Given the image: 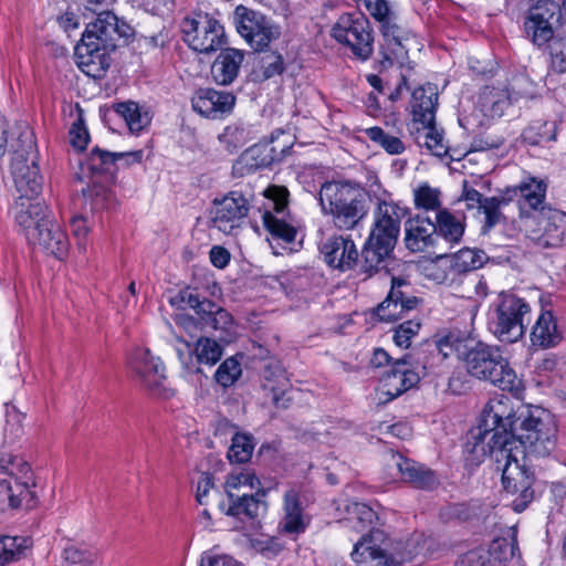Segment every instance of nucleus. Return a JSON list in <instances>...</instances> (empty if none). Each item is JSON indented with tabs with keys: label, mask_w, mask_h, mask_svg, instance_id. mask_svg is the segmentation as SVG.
<instances>
[{
	"label": "nucleus",
	"mask_w": 566,
	"mask_h": 566,
	"mask_svg": "<svg viewBox=\"0 0 566 566\" xmlns=\"http://www.w3.org/2000/svg\"><path fill=\"white\" fill-rule=\"evenodd\" d=\"M260 480L249 470L228 476L226 492L228 506L220 504L226 515L255 521L265 514L268 504L263 500L266 492L260 489Z\"/></svg>",
	"instance_id": "423d86ee"
},
{
	"label": "nucleus",
	"mask_w": 566,
	"mask_h": 566,
	"mask_svg": "<svg viewBox=\"0 0 566 566\" xmlns=\"http://www.w3.org/2000/svg\"><path fill=\"white\" fill-rule=\"evenodd\" d=\"M233 21L239 34L255 51H262L279 38V29L262 13L244 6L235 8Z\"/></svg>",
	"instance_id": "a211bd4d"
},
{
	"label": "nucleus",
	"mask_w": 566,
	"mask_h": 566,
	"mask_svg": "<svg viewBox=\"0 0 566 566\" xmlns=\"http://www.w3.org/2000/svg\"><path fill=\"white\" fill-rule=\"evenodd\" d=\"M416 140L437 157H443L448 154L449 147L444 139L443 130L438 129L436 122L417 127Z\"/></svg>",
	"instance_id": "4c0bfd02"
},
{
	"label": "nucleus",
	"mask_w": 566,
	"mask_h": 566,
	"mask_svg": "<svg viewBox=\"0 0 566 566\" xmlns=\"http://www.w3.org/2000/svg\"><path fill=\"white\" fill-rule=\"evenodd\" d=\"M266 150L272 164L281 161L291 149L289 142H281L279 137L271 138L269 142H261Z\"/></svg>",
	"instance_id": "bf43d9fd"
},
{
	"label": "nucleus",
	"mask_w": 566,
	"mask_h": 566,
	"mask_svg": "<svg viewBox=\"0 0 566 566\" xmlns=\"http://www.w3.org/2000/svg\"><path fill=\"white\" fill-rule=\"evenodd\" d=\"M28 241L31 244L39 245L49 254L57 259L64 258L70 248V241L60 226L53 219H43L42 223L33 228L28 234Z\"/></svg>",
	"instance_id": "5701e85b"
},
{
	"label": "nucleus",
	"mask_w": 566,
	"mask_h": 566,
	"mask_svg": "<svg viewBox=\"0 0 566 566\" xmlns=\"http://www.w3.org/2000/svg\"><path fill=\"white\" fill-rule=\"evenodd\" d=\"M427 361L420 356L405 355L390 365L377 387L378 399L388 402L416 386L427 375Z\"/></svg>",
	"instance_id": "9b49d317"
},
{
	"label": "nucleus",
	"mask_w": 566,
	"mask_h": 566,
	"mask_svg": "<svg viewBox=\"0 0 566 566\" xmlns=\"http://www.w3.org/2000/svg\"><path fill=\"white\" fill-rule=\"evenodd\" d=\"M72 232L77 239L85 238L88 233L86 219L82 216L73 217L71 220Z\"/></svg>",
	"instance_id": "774afa93"
},
{
	"label": "nucleus",
	"mask_w": 566,
	"mask_h": 566,
	"mask_svg": "<svg viewBox=\"0 0 566 566\" xmlns=\"http://www.w3.org/2000/svg\"><path fill=\"white\" fill-rule=\"evenodd\" d=\"M322 212L340 231L354 230L368 213L366 193L349 181H325L318 192Z\"/></svg>",
	"instance_id": "20e7f679"
},
{
	"label": "nucleus",
	"mask_w": 566,
	"mask_h": 566,
	"mask_svg": "<svg viewBox=\"0 0 566 566\" xmlns=\"http://www.w3.org/2000/svg\"><path fill=\"white\" fill-rule=\"evenodd\" d=\"M332 36L346 44L361 60L373 53V30L368 19L359 12L342 14L332 28Z\"/></svg>",
	"instance_id": "dca6fc26"
},
{
	"label": "nucleus",
	"mask_w": 566,
	"mask_h": 566,
	"mask_svg": "<svg viewBox=\"0 0 566 566\" xmlns=\"http://www.w3.org/2000/svg\"><path fill=\"white\" fill-rule=\"evenodd\" d=\"M485 253L476 249H461L452 255L451 266L458 273L469 272L481 268Z\"/></svg>",
	"instance_id": "79ce46f5"
},
{
	"label": "nucleus",
	"mask_w": 566,
	"mask_h": 566,
	"mask_svg": "<svg viewBox=\"0 0 566 566\" xmlns=\"http://www.w3.org/2000/svg\"><path fill=\"white\" fill-rule=\"evenodd\" d=\"M115 112L124 118L130 133L138 134L150 122L147 113H143L137 103L127 101L118 103L114 106Z\"/></svg>",
	"instance_id": "a19ab883"
},
{
	"label": "nucleus",
	"mask_w": 566,
	"mask_h": 566,
	"mask_svg": "<svg viewBox=\"0 0 566 566\" xmlns=\"http://www.w3.org/2000/svg\"><path fill=\"white\" fill-rule=\"evenodd\" d=\"M420 327L421 322L418 318L401 323L394 331L395 344L401 348H408L411 345V339L418 335Z\"/></svg>",
	"instance_id": "8fccbe9b"
},
{
	"label": "nucleus",
	"mask_w": 566,
	"mask_h": 566,
	"mask_svg": "<svg viewBox=\"0 0 566 566\" xmlns=\"http://www.w3.org/2000/svg\"><path fill=\"white\" fill-rule=\"evenodd\" d=\"M282 518L280 528L289 534L304 533L311 522L301 492L294 488L286 490L283 494Z\"/></svg>",
	"instance_id": "b1692460"
},
{
	"label": "nucleus",
	"mask_w": 566,
	"mask_h": 566,
	"mask_svg": "<svg viewBox=\"0 0 566 566\" xmlns=\"http://www.w3.org/2000/svg\"><path fill=\"white\" fill-rule=\"evenodd\" d=\"M427 539L423 533H415L398 551L399 562H410L424 552Z\"/></svg>",
	"instance_id": "603ef678"
},
{
	"label": "nucleus",
	"mask_w": 566,
	"mask_h": 566,
	"mask_svg": "<svg viewBox=\"0 0 566 566\" xmlns=\"http://www.w3.org/2000/svg\"><path fill=\"white\" fill-rule=\"evenodd\" d=\"M389 465L398 470L403 482L416 489L432 490L439 483L436 473L431 469L399 453L390 454Z\"/></svg>",
	"instance_id": "a878e982"
},
{
	"label": "nucleus",
	"mask_w": 566,
	"mask_h": 566,
	"mask_svg": "<svg viewBox=\"0 0 566 566\" xmlns=\"http://www.w3.org/2000/svg\"><path fill=\"white\" fill-rule=\"evenodd\" d=\"M84 195L92 199V208L95 210L107 208L106 201L112 198V193L107 189L97 185L88 188Z\"/></svg>",
	"instance_id": "e2e57ef3"
},
{
	"label": "nucleus",
	"mask_w": 566,
	"mask_h": 566,
	"mask_svg": "<svg viewBox=\"0 0 566 566\" xmlns=\"http://www.w3.org/2000/svg\"><path fill=\"white\" fill-rule=\"evenodd\" d=\"M488 197H483L476 189L471 187L467 180L462 185L460 199L467 203L468 209H480Z\"/></svg>",
	"instance_id": "680f3d73"
},
{
	"label": "nucleus",
	"mask_w": 566,
	"mask_h": 566,
	"mask_svg": "<svg viewBox=\"0 0 566 566\" xmlns=\"http://www.w3.org/2000/svg\"><path fill=\"white\" fill-rule=\"evenodd\" d=\"M441 191L432 188L428 184H422L413 190L415 206L424 210H436L441 208Z\"/></svg>",
	"instance_id": "de8ad7c7"
},
{
	"label": "nucleus",
	"mask_w": 566,
	"mask_h": 566,
	"mask_svg": "<svg viewBox=\"0 0 566 566\" xmlns=\"http://www.w3.org/2000/svg\"><path fill=\"white\" fill-rule=\"evenodd\" d=\"M191 103L193 111L200 115L218 118L231 112L235 104V96L232 93L214 88H199L196 91Z\"/></svg>",
	"instance_id": "393cba45"
},
{
	"label": "nucleus",
	"mask_w": 566,
	"mask_h": 566,
	"mask_svg": "<svg viewBox=\"0 0 566 566\" xmlns=\"http://www.w3.org/2000/svg\"><path fill=\"white\" fill-rule=\"evenodd\" d=\"M455 566H493V564L488 551L474 549L464 554Z\"/></svg>",
	"instance_id": "4d7b16f0"
},
{
	"label": "nucleus",
	"mask_w": 566,
	"mask_h": 566,
	"mask_svg": "<svg viewBox=\"0 0 566 566\" xmlns=\"http://www.w3.org/2000/svg\"><path fill=\"white\" fill-rule=\"evenodd\" d=\"M373 223L361 250L360 272L367 277L385 268L391 256L408 208L396 201L388 191L375 195L373 199Z\"/></svg>",
	"instance_id": "f03ea898"
},
{
	"label": "nucleus",
	"mask_w": 566,
	"mask_h": 566,
	"mask_svg": "<svg viewBox=\"0 0 566 566\" xmlns=\"http://www.w3.org/2000/svg\"><path fill=\"white\" fill-rule=\"evenodd\" d=\"M193 353L199 364L214 365L222 356V348L214 339L200 337L195 346Z\"/></svg>",
	"instance_id": "49530a36"
},
{
	"label": "nucleus",
	"mask_w": 566,
	"mask_h": 566,
	"mask_svg": "<svg viewBox=\"0 0 566 566\" xmlns=\"http://www.w3.org/2000/svg\"><path fill=\"white\" fill-rule=\"evenodd\" d=\"M244 53L238 49L222 50L211 66L213 80L221 85L231 84L238 76Z\"/></svg>",
	"instance_id": "7c9ffc66"
},
{
	"label": "nucleus",
	"mask_w": 566,
	"mask_h": 566,
	"mask_svg": "<svg viewBox=\"0 0 566 566\" xmlns=\"http://www.w3.org/2000/svg\"><path fill=\"white\" fill-rule=\"evenodd\" d=\"M13 210L15 221L24 230L27 238L33 228L42 223L43 219H50L44 205L25 198H18Z\"/></svg>",
	"instance_id": "72a5a7b5"
},
{
	"label": "nucleus",
	"mask_w": 566,
	"mask_h": 566,
	"mask_svg": "<svg viewBox=\"0 0 566 566\" xmlns=\"http://www.w3.org/2000/svg\"><path fill=\"white\" fill-rule=\"evenodd\" d=\"M436 238L440 237L451 245L460 243L465 231V217L457 216L447 208L436 212Z\"/></svg>",
	"instance_id": "473e14b6"
},
{
	"label": "nucleus",
	"mask_w": 566,
	"mask_h": 566,
	"mask_svg": "<svg viewBox=\"0 0 566 566\" xmlns=\"http://www.w3.org/2000/svg\"><path fill=\"white\" fill-rule=\"evenodd\" d=\"M35 486L30 465L21 458L0 455V501L13 509L35 504Z\"/></svg>",
	"instance_id": "6e6552de"
},
{
	"label": "nucleus",
	"mask_w": 566,
	"mask_h": 566,
	"mask_svg": "<svg viewBox=\"0 0 566 566\" xmlns=\"http://www.w3.org/2000/svg\"><path fill=\"white\" fill-rule=\"evenodd\" d=\"M347 512L348 517L346 520L356 532L367 530L377 518L375 511L364 503H352L347 507Z\"/></svg>",
	"instance_id": "37998d69"
},
{
	"label": "nucleus",
	"mask_w": 566,
	"mask_h": 566,
	"mask_svg": "<svg viewBox=\"0 0 566 566\" xmlns=\"http://www.w3.org/2000/svg\"><path fill=\"white\" fill-rule=\"evenodd\" d=\"M556 432L547 410L515 403L511 397L500 394L491 397L482 409L465 449L478 460L490 453L499 463L510 457L544 458L555 449Z\"/></svg>",
	"instance_id": "f257e3e1"
},
{
	"label": "nucleus",
	"mask_w": 566,
	"mask_h": 566,
	"mask_svg": "<svg viewBox=\"0 0 566 566\" xmlns=\"http://www.w3.org/2000/svg\"><path fill=\"white\" fill-rule=\"evenodd\" d=\"M464 365L471 376L489 381L503 391L516 396L523 391L522 379L499 346L476 343L465 352Z\"/></svg>",
	"instance_id": "39448f33"
},
{
	"label": "nucleus",
	"mask_w": 566,
	"mask_h": 566,
	"mask_svg": "<svg viewBox=\"0 0 566 566\" xmlns=\"http://www.w3.org/2000/svg\"><path fill=\"white\" fill-rule=\"evenodd\" d=\"M382 533L379 530H370L354 545L352 558L356 563H365L384 557V549L380 547Z\"/></svg>",
	"instance_id": "e433bc0d"
},
{
	"label": "nucleus",
	"mask_w": 566,
	"mask_h": 566,
	"mask_svg": "<svg viewBox=\"0 0 566 566\" xmlns=\"http://www.w3.org/2000/svg\"><path fill=\"white\" fill-rule=\"evenodd\" d=\"M325 262L335 269H352L358 260V251L349 237L332 235L321 248Z\"/></svg>",
	"instance_id": "bb28decb"
},
{
	"label": "nucleus",
	"mask_w": 566,
	"mask_h": 566,
	"mask_svg": "<svg viewBox=\"0 0 566 566\" xmlns=\"http://www.w3.org/2000/svg\"><path fill=\"white\" fill-rule=\"evenodd\" d=\"M28 547V539L24 537H0V566L18 560Z\"/></svg>",
	"instance_id": "c03bdc74"
},
{
	"label": "nucleus",
	"mask_w": 566,
	"mask_h": 566,
	"mask_svg": "<svg viewBox=\"0 0 566 566\" xmlns=\"http://www.w3.org/2000/svg\"><path fill=\"white\" fill-rule=\"evenodd\" d=\"M182 302H185L189 307L195 310L198 321H196L191 316L180 315L177 317V324L182 327L188 334L191 336L198 329V325L200 328L220 331V332H230L233 326V319L230 313H228L224 308L220 307L212 301L200 298L197 293H193L189 290L182 291L180 293Z\"/></svg>",
	"instance_id": "f8f14e48"
},
{
	"label": "nucleus",
	"mask_w": 566,
	"mask_h": 566,
	"mask_svg": "<svg viewBox=\"0 0 566 566\" xmlns=\"http://www.w3.org/2000/svg\"><path fill=\"white\" fill-rule=\"evenodd\" d=\"M133 29L113 12L103 10L87 24L81 42L75 46L78 67L88 76L99 78L109 67V52L126 42Z\"/></svg>",
	"instance_id": "7ed1b4c3"
},
{
	"label": "nucleus",
	"mask_w": 566,
	"mask_h": 566,
	"mask_svg": "<svg viewBox=\"0 0 566 566\" xmlns=\"http://www.w3.org/2000/svg\"><path fill=\"white\" fill-rule=\"evenodd\" d=\"M542 127L545 128V132L539 133L538 136L535 135V130L537 128L535 125H532L528 128H526L523 134L524 139L532 145L539 144L541 142H549L555 139L554 123H544L539 128Z\"/></svg>",
	"instance_id": "13d9d810"
},
{
	"label": "nucleus",
	"mask_w": 566,
	"mask_h": 566,
	"mask_svg": "<svg viewBox=\"0 0 566 566\" xmlns=\"http://www.w3.org/2000/svg\"><path fill=\"white\" fill-rule=\"evenodd\" d=\"M62 558L67 566H91L93 563V554L76 545H67L63 549Z\"/></svg>",
	"instance_id": "864d4df0"
},
{
	"label": "nucleus",
	"mask_w": 566,
	"mask_h": 566,
	"mask_svg": "<svg viewBox=\"0 0 566 566\" xmlns=\"http://www.w3.org/2000/svg\"><path fill=\"white\" fill-rule=\"evenodd\" d=\"M506 203L504 198L499 197H488L484 203L481 206L479 211H482L484 214V224L483 230L485 232L490 231L496 224H499L503 220V213L501 212V207Z\"/></svg>",
	"instance_id": "09e8293b"
},
{
	"label": "nucleus",
	"mask_w": 566,
	"mask_h": 566,
	"mask_svg": "<svg viewBox=\"0 0 566 566\" xmlns=\"http://www.w3.org/2000/svg\"><path fill=\"white\" fill-rule=\"evenodd\" d=\"M13 154L11 170L19 198L34 200L42 190V178L35 161L36 149L33 133L29 127L19 133L17 140L10 144Z\"/></svg>",
	"instance_id": "0eeeda50"
},
{
	"label": "nucleus",
	"mask_w": 566,
	"mask_h": 566,
	"mask_svg": "<svg viewBox=\"0 0 566 566\" xmlns=\"http://www.w3.org/2000/svg\"><path fill=\"white\" fill-rule=\"evenodd\" d=\"M181 31L185 42L198 53L210 54L221 50L227 43L223 25L208 13L185 18Z\"/></svg>",
	"instance_id": "4468645a"
},
{
	"label": "nucleus",
	"mask_w": 566,
	"mask_h": 566,
	"mask_svg": "<svg viewBox=\"0 0 566 566\" xmlns=\"http://www.w3.org/2000/svg\"><path fill=\"white\" fill-rule=\"evenodd\" d=\"M422 300L411 294L410 284L400 277L391 279V289L387 297L377 306L376 315L382 322H392L417 310Z\"/></svg>",
	"instance_id": "aec40b11"
},
{
	"label": "nucleus",
	"mask_w": 566,
	"mask_h": 566,
	"mask_svg": "<svg viewBox=\"0 0 566 566\" xmlns=\"http://www.w3.org/2000/svg\"><path fill=\"white\" fill-rule=\"evenodd\" d=\"M546 184L537 178L530 177L523 180L516 188L518 216L516 219L533 217L534 212L547 209L544 206L546 197Z\"/></svg>",
	"instance_id": "cd10ccee"
},
{
	"label": "nucleus",
	"mask_w": 566,
	"mask_h": 566,
	"mask_svg": "<svg viewBox=\"0 0 566 566\" xmlns=\"http://www.w3.org/2000/svg\"><path fill=\"white\" fill-rule=\"evenodd\" d=\"M488 553L491 558L500 563L511 560L518 553L516 527H510L503 536L494 538Z\"/></svg>",
	"instance_id": "58836bf2"
},
{
	"label": "nucleus",
	"mask_w": 566,
	"mask_h": 566,
	"mask_svg": "<svg viewBox=\"0 0 566 566\" xmlns=\"http://www.w3.org/2000/svg\"><path fill=\"white\" fill-rule=\"evenodd\" d=\"M214 490L213 476L210 473L203 472L200 474L197 482L196 499L199 504H208L210 492Z\"/></svg>",
	"instance_id": "052dcab7"
},
{
	"label": "nucleus",
	"mask_w": 566,
	"mask_h": 566,
	"mask_svg": "<svg viewBox=\"0 0 566 566\" xmlns=\"http://www.w3.org/2000/svg\"><path fill=\"white\" fill-rule=\"evenodd\" d=\"M262 73L264 78H271L273 76L282 74L284 71V60L279 53L271 52L265 54L261 61Z\"/></svg>",
	"instance_id": "5fc2aeb1"
},
{
	"label": "nucleus",
	"mask_w": 566,
	"mask_h": 566,
	"mask_svg": "<svg viewBox=\"0 0 566 566\" xmlns=\"http://www.w3.org/2000/svg\"><path fill=\"white\" fill-rule=\"evenodd\" d=\"M70 140L74 148L77 150H83L87 146L90 140V135L84 126V122L82 117H78L72 125L70 130Z\"/></svg>",
	"instance_id": "6e6d98bb"
},
{
	"label": "nucleus",
	"mask_w": 566,
	"mask_h": 566,
	"mask_svg": "<svg viewBox=\"0 0 566 566\" xmlns=\"http://www.w3.org/2000/svg\"><path fill=\"white\" fill-rule=\"evenodd\" d=\"M562 9L554 0H538L530 8L524 28L527 38L537 46H543L553 40L555 31L560 25Z\"/></svg>",
	"instance_id": "f3484780"
},
{
	"label": "nucleus",
	"mask_w": 566,
	"mask_h": 566,
	"mask_svg": "<svg viewBox=\"0 0 566 566\" xmlns=\"http://www.w3.org/2000/svg\"><path fill=\"white\" fill-rule=\"evenodd\" d=\"M406 247L412 252H422L436 242L434 222L417 214L405 223Z\"/></svg>",
	"instance_id": "c85d7f7f"
},
{
	"label": "nucleus",
	"mask_w": 566,
	"mask_h": 566,
	"mask_svg": "<svg viewBox=\"0 0 566 566\" xmlns=\"http://www.w3.org/2000/svg\"><path fill=\"white\" fill-rule=\"evenodd\" d=\"M128 364L145 388L153 394H160L166 375L159 357L154 356L147 348L138 347L132 353Z\"/></svg>",
	"instance_id": "4be33fe9"
},
{
	"label": "nucleus",
	"mask_w": 566,
	"mask_h": 566,
	"mask_svg": "<svg viewBox=\"0 0 566 566\" xmlns=\"http://www.w3.org/2000/svg\"><path fill=\"white\" fill-rule=\"evenodd\" d=\"M437 105L438 93L436 87L428 84L416 88L410 102L413 124H433Z\"/></svg>",
	"instance_id": "c756f323"
},
{
	"label": "nucleus",
	"mask_w": 566,
	"mask_h": 566,
	"mask_svg": "<svg viewBox=\"0 0 566 566\" xmlns=\"http://www.w3.org/2000/svg\"><path fill=\"white\" fill-rule=\"evenodd\" d=\"M252 192L232 190L221 199H214L210 211L211 227L226 234H235L250 211Z\"/></svg>",
	"instance_id": "2eb2a0df"
},
{
	"label": "nucleus",
	"mask_w": 566,
	"mask_h": 566,
	"mask_svg": "<svg viewBox=\"0 0 566 566\" xmlns=\"http://www.w3.org/2000/svg\"><path fill=\"white\" fill-rule=\"evenodd\" d=\"M242 373L240 363L231 357L227 358L217 369L214 378L222 387H229L240 377Z\"/></svg>",
	"instance_id": "3c124183"
},
{
	"label": "nucleus",
	"mask_w": 566,
	"mask_h": 566,
	"mask_svg": "<svg viewBox=\"0 0 566 566\" xmlns=\"http://www.w3.org/2000/svg\"><path fill=\"white\" fill-rule=\"evenodd\" d=\"M503 144L502 138H475L472 143V148L476 151L490 150L499 148Z\"/></svg>",
	"instance_id": "69168bd1"
},
{
	"label": "nucleus",
	"mask_w": 566,
	"mask_h": 566,
	"mask_svg": "<svg viewBox=\"0 0 566 566\" xmlns=\"http://www.w3.org/2000/svg\"><path fill=\"white\" fill-rule=\"evenodd\" d=\"M264 196L273 202V210H266L263 216V224L272 237L292 243L296 237V229L279 214L284 213L289 203L290 192L286 187L271 185L264 190Z\"/></svg>",
	"instance_id": "412c9836"
},
{
	"label": "nucleus",
	"mask_w": 566,
	"mask_h": 566,
	"mask_svg": "<svg viewBox=\"0 0 566 566\" xmlns=\"http://www.w3.org/2000/svg\"><path fill=\"white\" fill-rule=\"evenodd\" d=\"M361 2L369 14L380 24V32L387 43L390 54L385 53L382 65H391V55H399L403 50L405 31L397 24V17L388 0H357Z\"/></svg>",
	"instance_id": "6ab92c4d"
},
{
	"label": "nucleus",
	"mask_w": 566,
	"mask_h": 566,
	"mask_svg": "<svg viewBox=\"0 0 566 566\" xmlns=\"http://www.w3.org/2000/svg\"><path fill=\"white\" fill-rule=\"evenodd\" d=\"M562 332L558 329L552 312H543L537 317L532 328V344L542 348H548L557 345L562 340Z\"/></svg>",
	"instance_id": "c9c22d12"
},
{
	"label": "nucleus",
	"mask_w": 566,
	"mask_h": 566,
	"mask_svg": "<svg viewBox=\"0 0 566 566\" xmlns=\"http://www.w3.org/2000/svg\"><path fill=\"white\" fill-rule=\"evenodd\" d=\"M269 150L262 143L249 147L232 166V174L235 177H243L255 172L258 169L271 166Z\"/></svg>",
	"instance_id": "f704fd0d"
},
{
	"label": "nucleus",
	"mask_w": 566,
	"mask_h": 566,
	"mask_svg": "<svg viewBox=\"0 0 566 566\" xmlns=\"http://www.w3.org/2000/svg\"><path fill=\"white\" fill-rule=\"evenodd\" d=\"M516 94H511L509 91L506 92L505 96H499L494 101H492V111L496 115H502L504 109L512 103V101H515Z\"/></svg>",
	"instance_id": "338daca9"
},
{
	"label": "nucleus",
	"mask_w": 566,
	"mask_h": 566,
	"mask_svg": "<svg viewBox=\"0 0 566 566\" xmlns=\"http://www.w3.org/2000/svg\"><path fill=\"white\" fill-rule=\"evenodd\" d=\"M219 429L224 427L233 433L232 443L228 452V458L231 462L244 463L252 457L254 443L251 436L240 434L235 431V427L228 421H221Z\"/></svg>",
	"instance_id": "ea45409f"
},
{
	"label": "nucleus",
	"mask_w": 566,
	"mask_h": 566,
	"mask_svg": "<svg viewBox=\"0 0 566 566\" xmlns=\"http://www.w3.org/2000/svg\"><path fill=\"white\" fill-rule=\"evenodd\" d=\"M143 159V150L111 153L95 147L90 155L88 166L90 169L97 172H112L118 161L124 166L134 163H140Z\"/></svg>",
	"instance_id": "2f4dec72"
},
{
	"label": "nucleus",
	"mask_w": 566,
	"mask_h": 566,
	"mask_svg": "<svg viewBox=\"0 0 566 566\" xmlns=\"http://www.w3.org/2000/svg\"><path fill=\"white\" fill-rule=\"evenodd\" d=\"M502 461L505 462L502 483L505 494L510 499L509 504L513 511L521 513L535 499V475L521 457L503 458Z\"/></svg>",
	"instance_id": "ddd939ff"
},
{
	"label": "nucleus",
	"mask_w": 566,
	"mask_h": 566,
	"mask_svg": "<svg viewBox=\"0 0 566 566\" xmlns=\"http://www.w3.org/2000/svg\"><path fill=\"white\" fill-rule=\"evenodd\" d=\"M365 133L371 142L382 147L390 155L402 154L406 149L400 138L386 133L378 126L367 128Z\"/></svg>",
	"instance_id": "a18cd8bd"
},
{
	"label": "nucleus",
	"mask_w": 566,
	"mask_h": 566,
	"mask_svg": "<svg viewBox=\"0 0 566 566\" xmlns=\"http://www.w3.org/2000/svg\"><path fill=\"white\" fill-rule=\"evenodd\" d=\"M531 306L513 294H501L489 326L493 335L502 343H515L521 339L530 323Z\"/></svg>",
	"instance_id": "1a4fd4ad"
},
{
	"label": "nucleus",
	"mask_w": 566,
	"mask_h": 566,
	"mask_svg": "<svg viewBox=\"0 0 566 566\" xmlns=\"http://www.w3.org/2000/svg\"><path fill=\"white\" fill-rule=\"evenodd\" d=\"M209 256L211 263L219 269H223L230 261V253L227 249L219 245L210 250Z\"/></svg>",
	"instance_id": "0e129e2a"
},
{
	"label": "nucleus",
	"mask_w": 566,
	"mask_h": 566,
	"mask_svg": "<svg viewBox=\"0 0 566 566\" xmlns=\"http://www.w3.org/2000/svg\"><path fill=\"white\" fill-rule=\"evenodd\" d=\"M516 228L539 249L562 245L566 234V213L556 209L534 212L533 217L514 219Z\"/></svg>",
	"instance_id": "9d476101"
}]
</instances>
